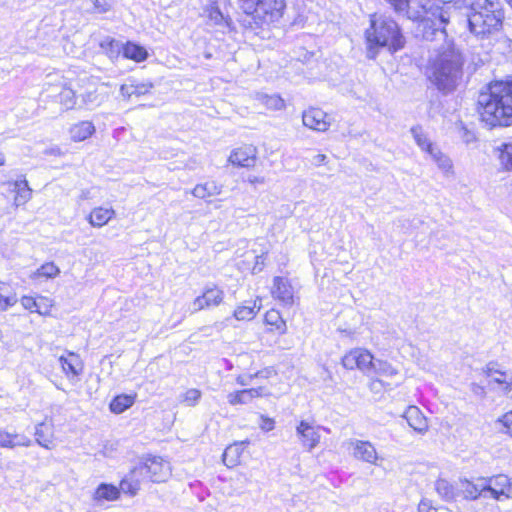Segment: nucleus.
I'll return each instance as SVG.
<instances>
[{
  "instance_id": "13d9d810",
  "label": "nucleus",
  "mask_w": 512,
  "mask_h": 512,
  "mask_svg": "<svg viewBox=\"0 0 512 512\" xmlns=\"http://www.w3.org/2000/svg\"><path fill=\"white\" fill-rule=\"evenodd\" d=\"M227 400H228V403L230 405H239V404H241L240 390L232 392V393H229L227 395Z\"/></svg>"
},
{
  "instance_id": "c756f323",
  "label": "nucleus",
  "mask_w": 512,
  "mask_h": 512,
  "mask_svg": "<svg viewBox=\"0 0 512 512\" xmlns=\"http://www.w3.org/2000/svg\"><path fill=\"white\" fill-rule=\"evenodd\" d=\"M120 490L111 484L102 483L95 491V500L113 501L119 497Z\"/></svg>"
},
{
  "instance_id": "7c9ffc66",
  "label": "nucleus",
  "mask_w": 512,
  "mask_h": 512,
  "mask_svg": "<svg viewBox=\"0 0 512 512\" xmlns=\"http://www.w3.org/2000/svg\"><path fill=\"white\" fill-rule=\"evenodd\" d=\"M355 353L357 358L356 368L363 372H372L373 364L375 361L373 355L364 349H355Z\"/></svg>"
},
{
  "instance_id": "bf43d9fd",
  "label": "nucleus",
  "mask_w": 512,
  "mask_h": 512,
  "mask_svg": "<svg viewBox=\"0 0 512 512\" xmlns=\"http://www.w3.org/2000/svg\"><path fill=\"white\" fill-rule=\"evenodd\" d=\"M247 182H249L252 185L263 184L265 182V179L263 177L258 176H248Z\"/></svg>"
},
{
  "instance_id": "0e129e2a",
  "label": "nucleus",
  "mask_w": 512,
  "mask_h": 512,
  "mask_svg": "<svg viewBox=\"0 0 512 512\" xmlns=\"http://www.w3.org/2000/svg\"><path fill=\"white\" fill-rule=\"evenodd\" d=\"M4 164V156L0 153V166Z\"/></svg>"
},
{
  "instance_id": "f257e3e1",
  "label": "nucleus",
  "mask_w": 512,
  "mask_h": 512,
  "mask_svg": "<svg viewBox=\"0 0 512 512\" xmlns=\"http://www.w3.org/2000/svg\"><path fill=\"white\" fill-rule=\"evenodd\" d=\"M479 114L492 127L512 125V80L495 81L478 97Z\"/></svg>"
},
{
  "instance_id": "5701e85b",
  "label": "nucleus",
  "mask_w": 512,
  "mask_h": 512,
  "mask_svg": "<svg viewBox=\"0 0 512 512\" xmlns=\"http://www.w3.org/2000/svg\"><path fill=\"white\" fill-rule=\"evenodd\" d=\"M95 132V126L90 121H81L70 128L73 141L80 142L89 138Z\"/></svg>"
},
{
  "instance_id": "864d4df0",
  "label": "nucleus",
  "mask_w": 512,
  "mask_h": 512,
  "mask_svg": "<svg viewBox=\"0 0 512 512\" xmlns=\"http://www.w3.org/2000/svg\"><path fill=\"white\" fill-rule=\"evenodd\" d=\"M342 365L346 368V369H355L356 366H357V358H356V353H355V349L354 350H351L349 353H347L343 358H342Z\"/></svg>"
},
{
  "instance_id": "603ef678",
  "label": "nucleus",
  "mask_w": 512,
  "mask_h": 512,
  "mask_svg": "<svg viewBox=\"0 0 512 512\" xmlns=\"http://www.w3.org/2000/svg\"><path fill=\"white\" fill-rule=\"evenodd\" d=\"M498 422L502 424L504 433L509 434L512 437V411L505 413Z\"/></svg>"
},
{
  "instance_id": "20e7f679",
  "label": "nucleus",
  "mask_w": 512,
  "mask_h": 512,
  "mask_svg": "<svg viewBox=\"0 0 512 512\" xmlns=\"http://www.w3.org/2000/svg\"><path fill=\"white\" fill-rule=\"evenodd\" d=\"M504 13L498 0H475L467 14V23L472 34L487 38L498 33L503 25Z\"/></svg>"
},
{
  "instance_id": "f3484780",
  "label": "nucleus",
  "mask_w": 512,
  "mask_h": 512,
  "mask_svg": "<svg viewBox=\"0 0 512 512\" xmlns=\"http://www.w3.org/2000/svg\"><path fill=\"white\" fill-rule=\"evenodd\" d=\"M31 440L24 435L9 433L0 429V447L13 449L17 446L29 447Z\"/></svg>"
},
{
  "instance_id": "7ed1b4c3",
  "label": "nucleus",
  "mask_w": 512,
  "mask_h": 512,
  "mask_svg": "<svg viewBox=\"0 0 512 512\" xmlns=\"http://www.w3.org/2000/svg\"><path fill=\"white\" fill-rule=\"evenodd\" d=\"M365 37L369 59H375L382 48L396 52L405 45V38L399 25L393 18L382 14L371 16L370 27L365 31Z\"/></svg>"
},
{
  "instance_id": "58836bf2",
  "label": "nucleus",
  "mask_w": 512,
  "mask_h": 512,
  "mask_svg": "<svg viewBox=\"0 0 512 512\" xmlns=\"http://www.w3.org/2000/svg\"><path fill=\"white\" fill-rule=\"evenodd\" d=\"M437 493L445 500H452L455 496L454 487L446 480L439 479L435 483Z\"/></svg>"
},
{
  "instance_id": "052dcab7",
  "label": "nucleus",
  "mask_w": 512,
  "mask_h": 512,
  "mask_svg": "<svg viewBox=\"0 0 512 512\" xmlns=\"http://www.w3.org/2000/svg\"><path fill=\"white\" fill-rule=\"evenodd\" d=\"M327 159L326 155L325 154H317L313 157V164L314 165H321L325 162V160Z\"/></svg>"
},
{
  "instance_id": "2f4dec72",
  "label": "nucleus",
  "mask_w": 512,
  "mask_h": 512,
  "mask_svg": "<svg viewBox=\"0 0 512 512\" xmlns=\"http://www.w3.org/2000/svg\"><path fill=\"white\" fill-rule=\"evenodd\" d=\"M135 396L122 394L116 396L110 403V410L113 413L120 414L134 404Z\"/></svg>"
},
{
  "instance_id": "2eb2a0df",
  "label": "nucleus",
  "mask_w": 512,
  "mask_h": 512,
  "mask_svg": "<svg viewBox=\"0 0 512 512\" xmlns=\"http://www.w3.org/2000/svg\"><path fill=\"white\" fill-rule=\"evenodd\" d=\"M349 444L353 448L352 454L356 459L370 464L376 463L378 455L372 443L369 441L352 440Z\"/></svg>"
},
{
  "instance_id": "8fccbe9b",
  "label": "nucleus",
  "mask_w": 512,
  "mask_h": 512,
  "mask_svg": "<svg viewBox=\"0 0 512 512\" xmlns=\"http://www.w3.org/2000/svg\"><path fill=\"white\" fill-rule=\"evenodd\" d=\"M259 0H238L239 7L246 14L244 19H249L252 12L255 11Z\"/></svg>"
},
{
  "instance_id": "72a5a7b5",
  "label": "nucleus",
  "mask_w": 512,
  "mask_h": 512,
  "mask_svg": "<svg viewBox=\"0 0 512 512\" xmlns=\"http://www.w3.org/2000/svg\"><path fill=\"white\" fill-rule=\"evenodd\" d=\"M465 493L471 499H477L478 497H487L486 492V478L478 479L476 483H467Z\"/></svg>"
},
{
  "instance_id": "9d476101",
  "label": "nucleus",
  "mask_w": 512,
  "mask_h": 512,
  "mask_svg": "<svg viewBox=\"0 0 512 512\" xmlns=\"http://www.w3.org/2000/svg\"><path fill=\"white\" fill-rule=\"evenodd\" d=\"M486 492L496 500L512 498V483L508 476L500 474L486 479Z\"/></svg>"
},
{
  "instance_id": "de8ad7c7",
  "label": "nucleus",
  "mask_w": 512,
  "mask_h": 512,
  "mask_svg": "<svg viewBox=\"0 0 512 512\" xmlns=\"http://www.w3.org/2000/svg\"><path fill=\"white\" fill-rule=\"evenodd\" d=\"M271 373H272L271 370L258 371L255 374H251L248 376H238L236 381L238 384H240L242 386H247L250 384V382L253 378H257V377L268 378Z\"/></svg>"
},
{
  "instance_id": "c03bdc74",
  "label": "nucleus",
  "mask_w": 512,
  "mask_h": 512,
  "mask_svg": "<svg viewBox=\"0 0 512 512\" xmlns=\"http://www.w3.org/2000/svg\"><path fill=\"white\" fill-rule=\"evenodd\" d=\"M59 273V268L52 262L43 264L36 272L37 276L46 278H54Z\"/></svg>"
},
{
  "instance_id": "423d86ee",
  "label": "nucleus",
  "mask_w": 512,
  "mask_h": 512,
  "mask_svg": "<svg viewBox=\"0 0 512 512\" xmlns=\"http://www.w3.org/2000/svg\"><path fill=\"white\" fill-rule=\"evenodd\" d=\"M452 6L444 5L443 7H435V10L432 12L431 19H427L424 21L425 29L429 28L424 32V37L427 40L437 39H445L447 36L445 27L449 23L450 20V10Z\"/></svg>"
},
{
  "instance_id": "6e6552de",
  "label": "nucleus",
  "mask_w": 512,
  "mask_h": 512,
  "mask_svg": "<svg viewBox=\"0 0 512 512\" xmlns=\"http://www.w3.org/2000/svg\"><path fill=\"white\" fill-rule=\"evenodd\" d=\"M108 83H89L86 90L79 95L80 107L93 110L102 105L109 98Z\"/></svg>"
},
{
  "instance_id": "c9c22d12",
  "label": "nucleus",
  "mask_w": 512,
  "mask_h": 512,
  "mask_svg": "<svg viewBox=\"0 0 512 512\" xmlns=\"http://www.w3.org/2000/svg\"><path fill=\"white\" fill-rule=\"evenodd\" d=\"M139 473H134V470L131 472L129 478H125L120 483V490L124 493H128L130 495H136L140 489V482L136 478Z\"/></svg>"
},
{
  "instance_id": "49530a36",
  "label": "nucleus",
  "mask_w": 512,
  "mask_h": 512,
  "mask_svg": "<svg viewBox=\"0 0 512 512\" xmlns=\"http://www.w3.org/2000/svg\"><path fill=\"white\" fill-rule=\"evenodd\" d=\"M201 398V391L195 388L187 390L182 395V402L187 406H195Z\"/></svg>"
},
{
  "instance_id": "0eeeda50",
  "label": "nucleus",
  "mask_w": 512,
  "mask_h": 512,
  "mask_svg": "<svg viewBox=\"0 0 512 512\" xmlns=\"http://www.w3.org/2000/svg\"><path fill=\"white\" fill-rule=\"evenodd\" d=\"M139 475L148 474L152 482H165L171 475V467L168 461L158 456L146 459L145 463L134 469Z\"/></svg>"
},
{
  "instance_id": "4468645a",
  "label": "nucleus",
  "mask_w": 512,
  "mask_h": 512,
  "mask_svg": "<svg viewBox=\"0 0 512 512\" xmlns=\"http://www.w3.org/2000/svg\"><path fill=\"white\" fill-rule=\"evenodd\" d=\"M257 150L248 145L233 150L228 161L235 166L250 168L255 165Z\"/></svg>"
},
{
  "instance_id": "9b49d317",
  "label": "nucleus",
  "mask_w": 512,
  "mask_h": 512,
  "mask_svg": "<svg viewBox=\"0 0 512 512\" xmlns=\"http://www.w3.org/2000/svg\"><path fill=\"white\" fill-rule=\"evenodd\" d=\"M320 426H314L309 422L302 420L296 427V434L301 445L311 451L320 442Z\"/></svg>"
},
{
  "instance_id": "412c9836",
  "label": "nucleus",
  "mask_w": 512,
  "mask_h": 512,
  "mask_svg": "<svg viewBox=\"0 0 512 512\" xmlns=\"http://www.w3.org/2000/svg\"><path fill=\"white\" fill-rule=\"evenodd\" d=\"M223 186L218 184L216 181L211 180L205 183L197 184L191 193L200 199L219 195L222 191Z\"/></svg>"
},
{
  "instance_id": "bb28decb",
  "label": "nucleus",
  "mask_w": 512,
  "mask_h": 512,
  "mask_svg": "<svg viewBox=\"0 0 512 512\" xmlns=\"http://www.w3.org/2000/svg\"><path fill=\"white\" fill-rule=\"evenodd\" d=\"M430 157L433 159V161L437 164L439 169H441L443 172L448 173L452 169V162L450 158L441 152V150L434 144L431 145L430 148L425 150Z\"/></svg>"
},
{
  "instance_id": "c85d7f7f",
  "label": "nucleus",
  "mask_w": 512,
  "mask_h": 512,
  "mask_svg": "<svg viewBox=\"0 0 512 512\" xmlns=\"http://www.w3.org/2000/svg\"><path fill=\"white\" fill-rule=\"evenodd\" d=\"M123 56L127 59L141 62L147 58L148 53L144 47L131 42H127L126 45H123Z\"/></svg>"
},
{
  "instance_id": "a18cd8bd",
  "label": "nucleus",
  "mask_w": 512,
  "mask_h": 512,
  "mask_svg": "<svg viewBox=\"0 0 512 512\" xmlns=\"http://www.w3.org/2000/svg\"><path fill=\"white\" fill-rule=\"evenodd\" d=\"M4 284L0 282V310L4 311L9 307L13 306L17 302V297L14 294L5 295L4 294Z\"/></svg>"
},
{
  "instance_id": "a211bd4d",
  "label": "nucleus",
  "mask_w": 512,
  "mask_h": 512,
  "mask_svg": "<svg viewBox=\"0 0 512 512\" xmlns=\"http://www.w3.org/2000/svg\"><path fill=\"white\" fill-rule=\"evenodd\" d=\"M35 437L40 446L46 449H51L54 446V432L52 424L45 422L38 424L35 429Z\"/></svg>"
},
{
  "instance_id": "f704fd0d",
  "label": "nucleus",
  "mask_w": 512,
  "mask_h": 512,
  "mask_svg": "<svg viewBox=\"0 0 512 512\" xmlns=\"http://www.w3.org/2000/svg\"><path fill=\"white\" fill-rule=\"evenodd\" d=\"M270 393L265 387H257L240 390L241 405L251 403L255 398L269 396Z\"/></svg>"
},
{
  "instance_id": "b1692460",
  "label": "nucleus",
  "mask_w": 512,
  "mask_h": 512,
  "mask_svg": "<svg viewBox=\"0 0 512 512\" xmlns=\"http://www.w3.org/2000/svg\"><path fill=\"white\" fill-rule=\"evenodd\" d=\"M153 85L151 83H130V84H123L120 87V94L124 99H130L133 95L135 96H141L147 94Z\"/></svg>"
},
{
  "instance_id": "a19ab883",
  "label": "nucleus",
  "mask_w": 512,
  "mask_h": 512,
  "mask_svg": "<svg viewBox=\"0 0 512 512\" xmlns=\"http://www.w3.org/2000/svg\"><path fill=\"white\" fill-rule=\"evenodd\" d=\"M259 309L260 307L256 306V302H254L253 306H239L234 311V317L237 320H252L256 316Z\"/></svg>"
},
{
  "instance_id": "680f3d73",
  "label": "nucleus",
  "mask_w": 512,
  "mask_h": 512,
  "mask_svg": "<svg viewBox=\"0 0 512 512\" xmlns=\"http://www.w3.org/2000/svg\"><path fill=\"white\" fill-rule=\"evenodd\" d=\"M257 260H256V265H259V264H263V255H260V256H257L256 257ZM257 266L254 267V269H256Z\"/></svg>"
},
{
  "instance_id": "473e14b6",
  "label": "nucleus",
  "mask_w": 512,
  "mask_h": 512,
  "mask_svg": "<svg viewBox=\"0 0 512 512\" xmlns=\"http://www.w3.org/2000/svg\"><path fill=\"white\" fill-rule=\"evenodd\" d=\"M372 372L386 378H393L398 375V370L384 360L375 359Z\"/></svg>"
},
{
  "instance_id": "393cba45",
  "label": "nucleus",
  "mask_w": 512,
  "mask_h": 512,
  "mask_svg": "<svg viewBox=\"0 0 512 512\" xmlns=\"http://www.w3.org/2000/svg\"><path fill=\"white\" fill-rule=\"evenodd\" d=\"M500 167L512 171V142H504L495 148Z\"/></svg>"
},
{
  "instance_id": "1a4fd4ad",
  "label": "nucleus",
  "mask_w": 512,
  "mask_h": 512,
  "mask_svg": "<svg viewBox=\"0 0 512 512\" xmlns=\"http://www.w3.org/2000/svg\"><path fill=\"white\" fill-rule=\"evenodd\" d=\"M224 292L216 285L206 286L203 293L196 297L192 303V312H198L205 308L215 307L222 303Z\"/></svg>"
},
{
  "instance_id": "a878e982",
  "label": "nucleus",
  "mask_w": 512,
  "mask_h": 512,
  "mask_svg": "<svg viewBox=\"0 0 512 512\" xmlns=\"http://www.w3.org/2000/svg\"><path fill=\"white\" fill-rule=\"evenodd\" d=\"M59 362L62 366V369L64 373L69 377L72 376H78L81 371L82 367L80 364L79 357L75 353H69V358H66L64 356H61L59 358Z\"/></svg>"
},
{
  "instance_id": "dca6fc26",
  "label": "nucleus",
  "mask_w": 512,
  "mask_h": 512,
  "mask_svg": "<svg viewBox=\"0 0 512 512\" xmlns=\"http://www.w3.org/2000/svg\"><path fill=\"white\" fill-rule=\"evenodd\" d=\"M403 417L414 431L424 434L428 430V421L417 406H409Z\"/></svg>"
},
{
  "instance_id": "4c0bfd02",
  "label": "nucleus",
  "mask_w": 512,
  "mask_h": 512,
  "mask_svg": "<svg viewBox=\"0 0 512 512\" xmlns=\"http://www.w3.org/2000/svg\"><path fill=\"white\" fill-rule=\"evenodd\" d=\"M59 103L65 110H69L76 105V94L71 88L64 87L58 95Z\"/></svg>"
},
{
  "instance_id": "f03ea898",
  "label": "nucleus",
  "mask_w": 512,
  "mask_h": 512,
  "mask_svg": "<svg viewBox=\"0 0 512 512\" xmlns=\"http://www.w3.org/2000/svg\"><path fill=\"white\" fill-rule=\"evenodd\" d=\"M464 57L453 44L443 46L430 60L427 68L429 81L443 94L453 92L463 77Z\"/></svg>"
},
{
  "instance_id": "e433bc0d",
  "label": "nucleus",
  "mask_w": 512,
  "mask_h": 512,
  "mask_svg": "<svg viewBox=\"0 0 512 512\" xmlns=\"http://www.w3.org/2000/svg\"><path fill=\"white\" fill-rule=\"evenodd\" d=\"M258 100L266 108L271 110H282L285 107L284 100L279 95H260Z\"/></svg>"
},
{
  "instance_id": "37998d69",
  "label": "nucleus",
  "mask_w": 512,
  "mask_h": 512,
  "mask_svg": "<svg viewBox=\"0 0 512 512\" xmlns=\"http://www.w3.org/2000/svg\"><path fill=\"white\" fill-rule=\"evenodd\" d=\"M239 447L238 446H229L225 449L223 453V462L226 466H234L238 462L239 457Z\"/></svg>"
},
{
  "instance_id": "39448f33",
  "label": "nucleus",
  "mask_w": 512,
  "mask_h": 512,
  "mask_svg": "<svg viewBox=\"0 0 512 512\" xmlns=\"http://www.w3.org/2000/svg\"><path fill=\"white\" fill-rule=\"evenodd\" d=\"M285 8V0H259L250 18L243 19L242 23L250 29H257L265 24L278 21L282 18Z\"/></svg>"
},
{
  "instance_id": "f8f14e48",
  "label": "nucleus",
  "mask_w": 512,
  "mask_h": 512,
  "mask_svg": "<svg viewBox=\"0 0 512 512\" xmlns=\"http://www.w3.org/2000/svg\"><path fill=\"white\" fill-rule=\"evenodd\" d=\"M271 294L274 299L280 301L283 306L290 307L294 304V290L289 280L283 277H274Z\"/></svg>"
},
{
  "instance_id": "cd10ccee",
  "label": "nucleus",
  "mask_w": 512,
  "mask_h": 512,
  "mask_svg": "<svg viewBox=\"0 0 512 512\" xmlns=\"http://www.w3.org/2000/svg\"><path fill=\"white\" fill-rule=\"evenodd\" d=\"M100 47L111 60L117 59L123 52V44L111 37L103 39Z\"/></svg>"
},
{
  "instance_id": "6ab92c4d",
  "label": "nucleus",
  "mask_w": 512,
  "mask_h": 512,
  "mask_svg": "<svg viewBox=\"0 0 512 512\" xmlns=\"http://www.w3.org/2000/svg\"><path fill=\"white\" fill-rule=\"evenodd\" d=\"M8 185L15 192L14 204L16 206L24 205L30 200L32 190L25 179L8 182Z\"/></svg>"
},
{
  "instance_id": "79ce46f5",
  "label": "nucleus",
  "mask_w": 512,
  "mask_h": 512,
  "mask_svg": "<svg viewBox=\"0 0 512 512\" xmlns=\"http://www.w3.org/2000/svg\"><path fill=\"white\" fill-rule=\"evenodd\" d=\"M397 14H403L409 19L416 18L417 16L410 13V0H385Z\"/></svg>"
},
{
  "instance_id": "69168bd1",
  "label": "nucleus",
  "mask_w": 512,
  "mask_h": 512,
  "mask_svg": "<svg viewBox=\"0 0 512 512\" xmlns=\"http://www.w3.org/2000/svg\"><path fill=\"white\" fill-rule=\"evenodd\" d=\"M422 9H427V4H421Z\"/></svg>"
},
{
  "instance_id": "4be33fe9",
  "label": "nucleus",
  "mask_w": 512,
  "mask_h": 512,
  "mask_svg": "<svg viewBox=\"0 0 512 512\" xmlns=\"http://www.w3.org/2000/svg\"><path fill=\"white\" fill-rule=\"evenodd\" d=\"M485 373L490 378V383L493 382L504 385L503 390L505 393L511 391V382L509 381L507 373L497 369L496 364L489 363L486 366Z\"/></svg>"
},
{
  "instance_id": "aec40b11",
  "label": "nucleus",
  "mask_w": 512,
  "mask_h": 512,
  "mask_svg": "<svg viewBox=\"0 0 512 512\" xmlns=\"http://www.w3.org/2000/svg\"><path fill=\"white\" fill-rule=\"evenodd\" d=\"M115 216L112 208L96 207L88 216V221L93 227H102Z\"/></svg>"
},
{
  "instance_id": "5fc2aeb1",
  "label": "nucleus",
  "mask_w": 512,
  "mask_h": 512,
  "mask_svg": "<svg viewBox=\"0 0 512 512\" xmlns=\"http://www.w3.org/2000/svg\"><path fill=\"white\" fill-rule=\"evenodd\" d=\"M21 304L27 310L32 311L34 308H36V312L42 314V312L38 308L37 302L32 297H28V296L22 297Z\"/></svg>"
},
{
  "instance_id": "4d7b16f0",
  "label": "nucleus",
  "mask_w": 512,
  "mask_h": 512,
  "mask_svg": "<svg viewBox=\"0 0 512 512\" xmlns=\"http://www.w3.org/2000/svg\"><path fill=\"white\" fill-rule=\"evenodd\" d=\"M418 512H438V509L433 508L428 500H422L418 505Z\"/></svg>"
},
{
  "instance_id": "ddd939ff",
  "label": "nucleus",
  "mask_w": 512,
  "mask_h": 512,
  "mask_svg": "<svg viewBox=\"0 0 512 512\" xmlns=\"http://www.w3.org/2000/svg\"><path fill=\"white\" fill-rule=\"evenodd\" d=\"M302 121L304 126L318 132H324L330 126L327 114L319 108H310L304 111Z\"/></svg>"
},
{
  "instance_id": "338daca9",
  "label": "nucleus",
  "mask_w": 512,
  "mask_h": 512,
  "mask_svg": "<svg viewBox=\"0 0 512 512\" xmlns=\"http://www.w3.org/2000/svg\"><path fill=\"white\" fill-rule=\"evenodd\" d=\"M441 512H448V510L447 509H442Z\"/></svg>"
},
{
  "instance_id": "e2e57ef3",
  "label": "nucleus",
  "mask_w": 512,
  "mask_h": 512,
  "mask_svg": "<svg viewBox=\"0 0 512 512\" xmlns=\"http://www.w3.org/2000/svg\"><path fill=\"white\" fill-rule=\"evenodd\" d=\"M472 138H473V135H470L469 133H467L466 142H470Z\"/></svg>"
},
{
  "instance_id": "ea45409f",
  "label": "nucleus",
  "mask_w": 512,
  "mask_h": 512,
  "mask_svg": "<svg viewBox=\"0 0 512 512\" xmlns=\"http://www.w3.org/2000/svg\"><path fill=\"white\" fill-rule=\"evenodd\" d=\"M411 134H412L415 142L417 143V145L423 151H425L428 148H430L431 145L433 144L429 140V138L427 137V135L425 134V132L423 131V129L420 126L412 127L411 128Z\"/></svg>"
},
{
  "instance_id": "09e8293b",
  "label": "nucleus",
  "mask_w": 512,
  "mask_h": 512,
  "mask_svg": "<svg viewBox=\"0 0 512 512\" xmlns=\"http://www.w3.org/2000/svg\"><path fill=\"white\" fill-rule=\"evenodd\" d=\"M207 17L214 24L219 25L224 21V16L218 6L211 5L206 9Z\"/></svg>"
},
{
  "instance_id": "3c124183",
  "label": "nucleus",
  "mask_w": 512,
  "mask_h": 512,
  "mask_svg": "<svg viewBox=\"0 0 512 512\" xmlns=\"http://www.w3.org/2000/svg\"><path fill=\"white\" fill-rule=\"evenodd\" d=\"M265 320L268 324L276 326L277 329H280L282 326H285L284 321L281 319L279 312L275 310L268 311L265 315Z\"/></svg>"
},
{
  "instance_id": "774afa93",
  "label": "nucleus",
  "mask_w": 512,
  "mask_h": 512,
  "mask_svg": "<svg viewBox=\"0 0 512 512\" xmlns=\"http://www.w3.org/2000/svg\"><path fill=\"white\" fill-rule=\"evenodd\" d=\"M508 2L510 3V5L512 6V0H508Z\"/></svg>"
},
{
  "instance_id": "6e6d98bb",
  "label": "nucleus",
  "mask_w": 512,
  "mask_h": 512,
  "mask_svg": "<svg viewBox=\"0 0 512 512\" xmlns=\"http://www.w3.org/2000/svg\"><path fill=\"white\" fill-rule=\"evenodd\" d=\"M274 420L271 419V418H268V417H265L263 415H261V424H260V428L264 431H270L272 429H274Z\"/></svg>"
}]
</instances>
